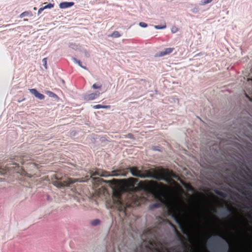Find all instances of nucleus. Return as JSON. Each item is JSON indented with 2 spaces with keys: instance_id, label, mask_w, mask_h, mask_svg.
Segmentation results:
<instances>
[{
  "instance_id": "nucleus-38",
  "label": "nucleus",
  "mask_w": 252,
  "mask_h": 252,
  "mask_svg": "<svg viewBox=\"0 0 252 252\" xmlns=\"http://www.w3.org/2000/svg\"><path fill=\"white\" fill-rule=\"evenodd\" d=\"M226 250H227V246H225V251H226Z\"/></svg>"
},
{
  "instance_id": "nucleus-29",
  "label": "nucleus",
  "mask_w": 252,
  "mask_h": 252,
  "mask_svg": "<svg viewBox=\"0 0 252 252\" xmlns=\"http://www.w3.org/2000/svg\"><path fill=\"white\" fill-rule=\"evenodd\" d=\"M85 54L87 57H88L89 56V54L86 51H85Z\"/></svg>"
},
{
  "instance_id": "nucleus-10",
  "label": "nucleus",
  "mask_w": 252,
  "mask_h": 252,
  "mask_svg": "<svg viewBox=\"0 0 252 252\" xmlns=\"http://www.w3.org/2000/svg\"><path fill=\"white\" fill-rule=\"evenodd\" d=\"M174 48H171V47L166 48L164 49L162 51H161L159 53V55L160 56H165L166 55H168V54H170L174 50Z\"/></svg>"
},
{
  "instance_id": "nucleus-11",
  "label": "nucleus",
  "mask_w": 252,
  "mask_h": 252,
  "mask_svg": "<svg viewBox=\"0 0 252 252\" xmlns=\"http://www.w3.org/2000/svg\"><path fill=\"white\" fill-rule=\"evenodd\" d=\"M92 108L94 109H110V105L97 104V105L93 106Z\"/></svg>"
},
{
  "instance_id": "nucleus-4",
  "label": "nucleus",
  "mask_w": 252,
  "mask_h": 252,
  "mask_svg": "<svg viewBox=\"0 0 252 252\" xmlns=\"http://www.w3.org/2000/svg\"><path fill=\"white\" fill-rule=\"evenodd\" d=\"M165 187L162 183L158 184L154 181H141L138 184V188L147 193L157 196L160 194V191Z\"/></svg>"
},
{
  "instance_id": "nucleus-27",
  "label": "nucleus",
  "mask_w": 252,
  "mask_h": 252,
  "mask_svg": "<svg viewBox=\"0 0 252 252\" xmlns=\"http://www.w3.org/2000/svg\"><path fill=\"white\" fill-rule=\"evenodd\" d=\"M248 82L251 84L252 85V79L251 78H249L248 79Z\"/></svg>"
},
{
  "instance_id": "nucleus-24",
  "label": "nucleus",
  "mask_w": 252,
  "mask_h": 252,
  "mask_svg": "<svg viewBox=\"0 0 252 252\" xmlns=\"http://www.w3.org/2000/svg\"><path fill=\"white\" fill-rule=\"evenodd\" d=\"M28 13H29L28 12H24L20 15L19 17H20V18H21L23 17L24 16L27 15Z\"/></svg>"
},
{
  "instance_id": "nucleus-34",
  "label": "nucleus",
  "mask_w": 252,
  "mask_h": 252,
  "mask_svg": "<svg viewBox=\"0 0 252 252\" xmlns=\"http://www.w3.org/2000/svg\"><path fill=\"white\" fill-rule=\"evenodd\" d=\"M116 33L118 34V32H113V35H114Z\"/></svg>"
},
{
  "instance_id": "nucleus-32",
  "label": "nucleus",
  "mask_w": 252,
  "mask_h": 252,
  "mask_svg": "<svg viewBox=\"0 0 252 252\" xmlns=\"http://www.w3.org/2000/svg\"><path fill=\"white\" fill-rule=\"evenodd\" d=\"M228 210H229V212H232V211H233V209H231V208H229V209H228Z\"/></svg>"
},
{
  "instance_id": "nucleus-33",
  "label": "nucleus",
  "mask_w": 252,
  "mask_h": 252,
  "mask_svg": "<svg viewBox=\"0 0 252 252\" xmlns=\"http://www.w3.org/2000/svg\"><path fill=\"white\" fill-rule=\"evenodd\" d=\"M222 238H223V239H225L226 241H227V240L226 239V238L225 237H223Z\"/></svg>"
},
{
  "instance_id": "nucleus-25",
  "label": "nucleus",
  "mask_w": 252,
  "mask_h": 252,
  "mask_svg": "<svg viewBox=\"0 0 252 252\" xmlns=\"http://www.w3.org/2000/svg\"><path fill=\"white\" fill-rule=\"evenodd\" d=\"M43 10L44 9L43 8V7H40L38 10L37 15H39Z\"/></svg>"
},
{
  "instance_id": "nucleus-15",
  "label": "nucleus",
  "mask_w": 252,
  "mask_h": 252,
  "mask_svg": "<svg viewBox=\"0 0 252 252\" xmlns=\"http://www.w3.org/2000/svg\"><path fill=\"white\" fill-rule=\"evenodd\" d=\"M100 222V221L98 219H95L91 221V224L93 226H96L98 225Z\"/></svg>"
},
{
  "instance_id": "nucleus-17",
  "label": "nucleus",
  "mask_w": 252,
  "mask_h": 252,
  "mask_svg": "<svg viewBox=\"0 0 252 252\" xmlns=\"http://www.w3.org/2000/svg\"><path fill=\"white\" fill-rule=\"evenodd\" d=\"M172 226L174 228V230H175V232L176 234V235L178 236V237H179V238H181L182 237V235L181 234V233L179 232V231L177 229V228H176V227L173 225V224H171Z\"/></svg>"
},
{
  "instance_id": "nucleus-13",
  "label": "nucleus",
  "mask_w": 252,
  "mask_h": 252,
  "mask_svg": "<svg viewBox=\"0 0 252 252\" xmlns=\"http://www.w3.org/2000/svg\"><path fill=\"white\" fill-rule=\"evenodd\" d=\"M72 60L74 63L77 64L81 68H82V69H83L84 70H87V68L85 66L82 65V64L79 61L77 60V59H76L75 58L73 59Z\"/></svg>"
},
{
  "instance_id": "nucleus-23",
  "label": "nucleus",
  "mask_w": 252,
  "mask_h": 252,
  "mask_svg": "<svg viewBox=\"0 0 252 252\" xmlns=\"http://www.w3.org/2000/svg\"><path fill=\"white\" fill-rule=\"evenodd\" d=\"M69 47L73 49H76L77 48V46L75 44L71 43L69 44Z\"/></svg>"
},
{
  "instance_id": "nucleus-7",
  "label": "nucleus",
  "mask_w": 252,
  "mask_h": 252,
  "mask_svg": "<svg viewBox=\"0 0 252 252\" xmlns=\"http://www.w3.org/2000/svg\"><path fill=\"white\" fill-rule=\"evenodd\" d=\"M29 90L32 94L39 100H42L44 98V95L39 93L35 89H31Z\"/></svg>"
},
{
  "instance_id": "nucleus-37",
  "label": "nucleus",
  "mask_w": 252,
  "mask_h": 252,
  "mask_svg": "<svg viewBox=\"0 0 252 252\" xmlns=\"http://www.w3.org/2000/svg\"><path fill=\"white\" fill-rule=\"evenodd\" d=\"M176 32V31H175V30H173H173H172V32Z\"/></svg>"
},
{
  "instance_id": "nucleus-18",
  "label": "nucleus",
  "mask_w": 252,
  "mask_h": 252,
  "mask_svg": "<svg viewBox=\"0 0 252 252\" xmlns=\"http://www.w3.org/2000/svg\"><path fill=\"white\" fill-rule=\"evenodd\" d=\"M165 25H157L154 26V28L156 30H162L165 29Z\"/></svg>"
},
{
  "instance_id": "nucleus-21",
  "label": "nucleus",
  "mask_w": 252,
  "mask_h": 252,
  "mask_svg": "<svg viewBox=\"0 0 252 252\" xmlns=\"http://www.w3.org/2000/svg\"><path fill=\"white\" fill-rule=\"evenodd\" d=\"M216 193L218 194L219 195L221 196V197H224L225 196V193H224L223 192H221V191H216Z\"/></svg>"
},
{
  "instance_id": "nucleus-14",
  "label": "nucleus",
  "mask_w": 252,
  "mask_h": 252,
  "mask_svg": "<svg viewBox=\"0 0 252 252\" xmlns=\"http://www.w3.org/2000/svg\"><path fill=\"white\" fill-rule=\"evenodd\" d=\"M122 171L119 172V176L126 177L128 174V171L127 168L126 169H121Z\"/></svg>"
},
{
  "instance_id": "nucleus-12",
  "label": "nucleus",
  "mask_w": 252,
  "mask_h": 252,
  "mask_svg": "<svg viewBox=\"0 0 252 252\" xmlns=\"http://www.w3.org/2000/svg\"><path fill=\"white\" fill-rule=\"evenodd\" d=\"M46 94L50 97L56 99H59L58 96L54 93L48 91L45 92Z\"/></svg>"
},
{
  "instance_id": "nucleus-2",
  "label": "nucleus",
  "mask_w": 252,
  "mask_h": 252,
  "mask_svg": "<svg viewBox=\"0 0 252 252\" xmlns=\"http://www.w3.org/2000/svg\"><path fill=\"white\" fill-rule=\"evenodd\" d=\"M122 170L118 169L114 170L111 172V174L107 171L97 169L95 171H91L90 172L91 176L89 177L86 176L85 178H81L79 179H73L69 177H61L58 174L55 175L56 181L53 182V185L58 188H63L65 187H69L76 182H86L90 179V178L95 182H99L100 178L99 177H94V176L97 175L100 177H108L109 176H119V172H121Z\"/></svg>"
},
{
  "instance_id": "nucleus-16",
  "label": "nucleus",
  "mask_w": 252,
  "mask_h": 252,
  "mask_svg": "<svg viewBox=\"0 0 252 252\" xmlns=\"http://www.w3.org/2000/svg\"><path fill=\"white\" fill-rule=\"evenodd\" d=\"M54 5L53 3H49L47 4V5H45L43 7V8L44 9H51L54 7Z\"/></svg>"
},
{
  "instance_id": "nucleus-9",
  "label": "nucleus",
  "mask_w": 252,
  "mask_h": 252,
  "mask_svg": "<svg viewBox=\"0 0 252 252\" xmlns=\"http://www.w3.org/2000/svg\"><path fill=\"white\" fill-rule=\"evenodd\" d=\"M74 3L72 1H64L59 4V7L61 9H64L71 7L74 5Z\"/></svg>"
},
{
  "instance_id": "nucleus-1",
  "label": "nucleus",
  "mask_w": 252,
  "mask_h": 252,
  "mask_svg": "<svg viewBox=\"0 0 252 252\" xmlns=\"http://www.w3.org/2000/svg\"><path fill=\"white\" fill-rule=\"evenodd\" d=\"M138 181L137 178L130 177L125 179H113L108 181L110 184L118 186H121V189H115L113 190V200L114 203L119 206V209L121 211L125 210L126 207H134L139 206L143 200V198L134 194H129V200L124 204L121 198V194L123 191H136L138 188L135 187Z\"/></svg>"
},
{
  "instance_id": "nucleus-31",
  "label": "nucleus",
  "mask_w": 252,
  "mask_h": 252,
  "mask_svg": "<svg viewBox=\"0 0 252 252\" xmlns=\"http://www.w3.org/2000/svg\"><path fill=\"white\" fill-rule=\"evenodd\" d=\"M20 162H21V163L22 164H24V161L23 160H22L20 161Z\"/></svg>"
},
{
  "instance_id": "nucleus-3",
  "label": "nucleus",
  "mask_w": 252,
  "mask_h": 252,
  "mask_svg": "<svg viewBox=\"0 0 252 252\" xmlns=\"http://www.w3.org/2000/svg\"><path fill=\"white\" fill-rule=\"evenodd\" d=\"M141 178H151L158 180H164L169 182L171 178H177V176L172 171L168 169L160 168L158 169L151 168L145 170L141 174Z\"/></svg>"
},
{
  "instance_id": "nucleus-35",
  "label": "nucleus",
  "mask_w": 252,
  "mask_h": 252,
  "mask_svg": "<svg viewBox=\"0 0 252 252\" xmlns=\"http://www.w3.org/2000/svg\"><path fill=\"white\" fill-rule=\"evenodd\" d=\"M117 33H116V34H115L114 35V36H119V35H117Z\"/></svg>"
},
{
  "instance_id": "nucleus-8",
  "label": "nucleus",
  "mask_w": 252,
  "mask_h": 252,
  "mask_svg": "<svg viewBox=\"0 0 252 252\" xmlns=\"http://www.w3.org/2000/svg\"><path fill=\"white\" fill-rule=\"evenodd\" d=\"M99 94V92H95L94 93L86 94L84 96V99L87 100H93L98 97Z\"/></svg>"
},
{
  "instance_id": "nucleus-20",
  "label": "nucleus",
  "mask_w": 252,
  "mask_h": 252,
  "mask_svg": "<svg viewBox=\"0 0 252 252\" xmlns=\"http://www.w3.org/2000/svg\"><path fill=\"white\" fill-rule=\"evenodd\" d=\"M139 26L142 28H146L148 26L147 24L144 22L139 23Z\"/></svg>"
},
{
  "instance_id": "nucleus-26",
  "label": "nucleus",
  "mask_w": 252,
  "mask_h": 252,
  "mask_svg": "<svg viewBox=\"0 0 252 252\" xmlns=\"http://www.w3.org/2000/svg\"><path fill=\"white\" fill-rule=\"evenodd\" d=\"M212 0H204L203 3L204 4H207V3H210L211 2H212Z\"/></svg>"
},
{
  "instance_id": "nucleus-36",
  "label": "nucleus",
  "mask_w": 252,
  "mask_h": 252,
  "mask_svg": "<svg viewBox=\"0 0 252 252\" xmlns=\"http://www.w3.org/2000/svg\"><path fill=\"white\" fill-rule=\"evenodd\" d=\"M176 32V31H175V30H173H173H172V32Z\"/></svg>"
},
{
  "instance_id": "nucleus-22",
  "label": "nucleus",
  "mask_w": 252,
  "mask_h": 252,
  "mask_svg": "<svg viewBox=\"0 0 252 252\" xmlns=\"http://www.w3.org/2000/svg\"><path fill=\"white\" fill-rule=\"evenodd\" d=\"M42 62L43 63V65L45 69L47 68V58H45L43 59Z\"/></svg>"
},
{
  "instance_id": "nucleus-39",
  "label": "nucleus",
  "mask_w": 252,
  "mask_h": 252,
  "mask_svg": "<svg viewBox=\"0 0 252 252\" xmlns=\"http://www.w3.org/2000/svg\"><path fill=\"white\" fill-rule=\"evenodd\" d=\"M33 9H34V10H36V8H35V7H34V8H33Z\"/></svg>"
},
{
  "instance_id": "nucleus-28",
  "label": "nucleus",
  "mask_w": 252,
  "mask_h": 252,
  "mask_svg": "<svg viewBox=\"0 0 252 252\" xmlns=\"http://www.w3.org/2000/svg\"><path fill=\"white\" fill-rule=\"evenodd\" d=\"M181 205L184 206V207H185L186 206V204H185V203L184 202V201L182 200H181Z\"/></svg>"
},
{
  "instance_id": "nucleus-5",
  "label": "nucleus",
  "mask_w": 252,
  "mask_h": 252,
  "mask_svg": "<svg viewBox=\"0 0 252 252\" xmlns=\"http://www.w3.org/2000/svg\"><path fill=\"white\" fill-rule=\"evenodd\" d=\"M169 212L172 214V217L174 218L176 223L179 225L180 229L183 233L187 234V231L186 228L182 223L181 217L179 212L175 208H172L169 210Z\"/></svg>"
},
{
  "instance_id": "nucleus-30",
  "label": "nucleus",
  "mask_w": 252,
  "mask_h": 252,
  "mask_svg": "<svg viewBox=\"0 0 252 252\" xmlns=\"http://www.w3.org/2000/svg\"><path fill=\"white\" fill-rule=\"evenodd\" d=\"M246 95L247 97L249 98L250 101H252V99L248 96L247 94H246Z\"/></svg>"
},
{
  "instance_id": "nucleus-19",
  "label": "nucleus",
  "mask_w": 252,
  "mask_h": 252,
  "mask_svg": "<svg viewBox=\"0 0 252 252\" xmlns=\"http://www.w3.org/2000/svg\"><path fill=\"white\" fill-rule=\"evenodd\" d=\"M92 88L94 89H100L101 88V85L99 84H94L93 85Z\"/></svg>"
},
{
  "instance_id": "nucleus-6",
  "label": "nucleus",
  "mask_w": 252,
  "mask_h": 252,
  "mask_svg": "<svg viewBox=\"0 0 252 252\" xmlns=\"http://www.w3.org/2000/svg\"><path fill=\"white\" fill-rule=\"evenodd\" d=\"M127 169H128L132 176L139 178L141 177L142 172L139 170L137 167H129Z\"/></svg>"
}]
</instances>
